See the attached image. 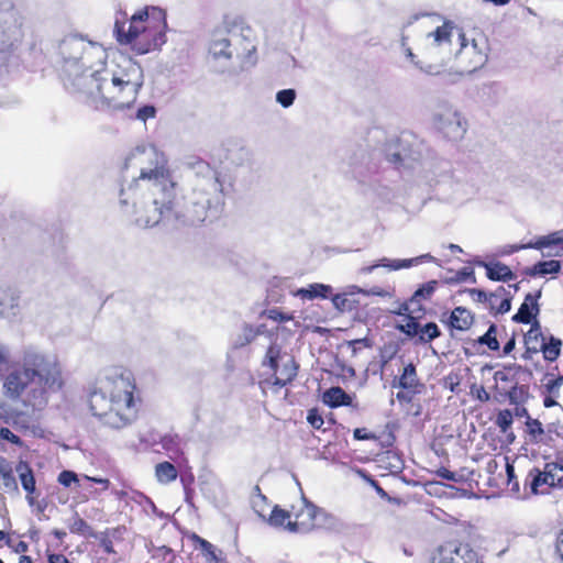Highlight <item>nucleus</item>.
<instances>
[{"label": "nucleus", "instance_id": "nucleus-1", "mask_svg": "<svg viewBox=\"0 0 563 563\" xmlns=\"http://www.w3.org/2000/svg\"><path fill=\"white\" fill-rule=\"evenodd\" d=\"M65 385L63 369L55 355L31 353L23 363L9 369L3 377L2 393L12 401H21L26 410L2 409L0 420L22 433L34 432L36 421L29 409L43 410L52 394Z\"/></svg>", "mask_w": 563, "mask_h": 563}, {"label": "nucleus", "instance_id": "nucleus-2", "mask_svg": "<svg viewBox=\"0 0 563 563\" xmlns=\"http://www.w3.org/2000/svg\"><path fill=\"white\" fill-rule=\"evenodd\" d=\"M89 409L103 426L123 429L137 420L142 398L131 374L99 380L89 394Z\"/></svg>", "mask_w": 563, "mask_h": 563}, {"label": "nucleus", "instance_id": "nucleus-3", "mask_svg": "<svg viewBox=\"0 0 563 563\" xmlns=\"http://www.w3.org/2000/svg\"><path fill=\"white\" fill-rule=\"evenodd\" d=\"M143 82L100 71L77 79L78 101L88 112L112 113L130 109L137 99Z\"/></svg>", "mask_w": 563, "mask_h": 563}, {"label": "nucleus", "instance_id": "nucleus-4", "mask_svg": "<svg viewBox=\"0 0 563 563\" xmlns=\"http://www.w3.org/2000/svg\"><path fill=\"white\" fill-rule=\"evenodd\" d=\"M165 13L152 8L134 13L130 19L125 12H119L115 18L113 33L119 44L129 45L137 54H147L161 47L166 42Z\"/></svg>", "mask_w": 563, "mask_h": 563}, {"label": "nucleus", "instance_id": "nucleus-5", "mask_svg": "<svg viewBox=\"0 0 563 563\" xmlns=\"http://www.w3.org/2000/svg\"><path fill=\"white\" fill-rule=\"evenodd\" d=\"M175 186L172 174L165 165L156 164L155 167L142 169L140 176L129 186L141 197L152 198L155 214L144 219L147 227L158 224L174 210Z\"/></svg>", "mask_w": 563, "mask_h": 563}, {"label": "nucleus", "instance_id": "nucleus-6", "mask_svg": "<svg viewBox=\"0 0 563 563\" xmlns=\"http://www.w3.org/2000/svg\"><path fill=\"white\" fill-rule=\"evenodd\" d=\"M329 515L307 498L302 497L284 509L275 505L267 522L274 528L284 529L291 533L307 534L324 528L329 522Z\"/></svg>", "mask_w": 563, "mask_h": 563}, {"label": "nucleus", "instance_id": "nucleus-7", "mask_svg": "<svg viewBox=\"0 0 563 563\" xmlns=\"http://www.w3.org/2000/svg\"><path fill=\"white\" fill-rule=\"evenodd\" d=\"M224 208V192L218 177L209 179L194 192L186 218L191 224L212 222L220 218Z\"/></svg>", "mask_w": 563, "mask_h": 563}, {"label": "nucleus", "instance_id": "nucleus-8", "mask_svg": "<svg viewBox=\"0 0 563 563\" xmlns=\"http://www.w3.org/2000/svg\"><path fill=\"white\" fill-rule=\"evenodd\" d=\"M262 365L268 366L273 372L272 377L265 379L262 384L268 386L274 393L291 385L299 371V364L296 360L292 356H282L280 346L277 344H271L267 347Z\"/></svg>", "mask_w": 563, "mask_h": 563}, {"label": "nucleus", "instance_id": "nucleus-9", "mask_svg": "<svg viewBox=\"0 0 563 563\" xmlns=\"http://www.w3.org/2000/svg\"><path fill=\"white\" fill-rule=\"evenodd\" d=\"M562 344L561 339L552 334L545 335L540 321L534 320L523 334L525 351L521 358L531 361L534 355L542 353L544 361L553 363L560 357Z\"/></svg>", "mask_w": 563, "mask_h": 563}, {"label": "nucleus", "instance_id": "nucleus-10", "mask_svg": "<svg viewBox=\"0 0 563 563\" xmlns=\"http://www.w3.org/2000/svg\"><path fill=\"white\" fill-rule=\"evenodd\" d=\"M456 30L455 24L450 21L445 20L442 25L438 26L434 31L428 33V38H432L431 43L428 44L423 52V59H417V55H415L411 51V48H407V57L420 69L426 70L427 73H439L438 70H434V64H432V60H439V65H442L444 62L443 57H439L441 48H443L446 45H450L452 34Z\"/></svg>", "mask_w": 563, "mask_h": 563}, {"label": "nucleus", "instance_id": "nucleus-11", "mask_svg": "<svg viewBox=\"0 0 563 563\" xmlns=\"http://www.w3.org/2000/svg\"><path fill=\"white\" fill-rule=\"evenodd\" d=\"M553 487H563V459L547 462L543 468L533 466L525 478V490L531 494H545Z\"/></svg>", "mask_w": 563, "mask_h": 563}, {"label": "nucleus", "instance_id": "nucleus-12", "mask_svg": "<svg viewBox=\"0 0 563 563\" xmlns=\"http://www.w3.org/2000/svg\"><path fill=\"white\" fill-rule=\"evenodd\" d=\"M430 563H484V561L470 543L448 540L433 551Z\"/></svg>", "mask_w": 563, "mask_h": 563}, {"label": "nucleus", "instance_id": "nucleus-13", "mask_svg": "<svg viewBox=\"0 0 563 563\" xmlns=\"http://www.w3.org/2000/svg\"><path fill=\"white\" fill-rule=\"evenodd\" d=\"M460 48L455 53L461 73H473L484 66L487 60L486 53L472 40L467 41L465 34L459 31Z\"/></svg>", "mask_w": 563, "mask_h": 563}, {"label": "nucleus", "instance_id": "nucleus-14", "mask_svg": "<svg viewBox=\"0 0 563 563\" xmlns=\"http://www.w3.org/2000/svg\"><path fill=\"white\" fill-rule=\"evenodd\" d=\"M394 387L400 388L396 397L399 401L411 402L412 399L424 390V384L419 379L413 363H408L397 380L393 382Z\"/></svg>", "mask_w": 563, "mask_h": 563}, {"label": "nucleus", "instance_id": "nucleus-15", "mask_svg": "<svg viewBox=\"0 0 563 563\" xmlns=\"http://www.w3.org/2000/svg\"><path fill=\"white\" fill-rule=\"evenodd\" d=\"M541 296V291L534 294L528 292L525 296L523 302L520 305L517 313H515L511 320L516 323L530 324L538 320L537 317L540 313V306L538 300Z\"/></svg>", "mask_w": 563, "mask_h": 563}, {"label": "nucleus", "instance_id": "nucleus-16", "mask_svg": "<svg viewBox=\"0 0 563 563\" xmlns=\"http://www.w3.org/2000/svg\"><path fill=\"white\" fill-rule=\"evenodd\" d=\"M563 242V239L558 236L556 233H552L549 235L539 236L533 241H529L527 243H520V244H512L508 245L504 249L503 254L504 255H510L512 253L519 252L521 250L526 249H536V250H542L552 245H558Z\"/></svg>", "mask_w": 563, "mask_h": 563}, {"label": "nucleus", "instance_id": "nucleus-17", "mask_svg": "<svg viewBox=\"0 0 563 563\" xmlns=\"http://www.w3.org/2000/svg\"><path fill=\"white\" fill-rule=\"evenodd\" d=\"M188 539L194 544L195 549H199L201 551L207 563H227L225 559L221 556L222 552L218 551L208 540L201 538L195 532L190 533Z\"/></svg>", "mask_w": 563, "mask_h": 563}, {"label": "nucleus", "instance_id": "nucleus-18", "mask_svg": "<svg viewBox=\"0 0 563 563\" xmlns=\"http://www.w3.org/2000/svg\"><path fill=\"white\" fill-rule=\"evenodd\" d=\"M354 397L345 393L342 387H330L323 393V401L331 408L356 407L353 402Z\"/></svg>", "mask_w": 563, "mask_h": 563}, {"label": "nucleus", "instance_id": "nucleus-19", "mask_svg": "<svg viewBox=\"0 0 563 563\" xmlns=\"http://www.w3.org/2000/svg\"><path fill=\"white\" fill-rule=\"evenodd\" d=\"M479 265L486 269V276L489 280L510 282L516 278V274L510 269V267L501 262H482Z\"/></svg>", "mask_w": 563, "mask_h": 563}, {"label": "nucleus", "instance_id": "nucleus-20", "mask_svg": "<svg viewBox=\"0 0 563 563\" xmlns=\"http://www.w3.org/2000/svg\"><path fill=\"white\" fill-rule=\"evenodd\" d=\"M15 472L18 473L22 488L27 494V498L33 499L32 496L36 490V482L31 465L26 461H19L15 465Z\"/></svg>", "mask_w": 563, "mask_h": 563}, {"label": "nucleus", "instance_id": "nucleus-21", "mask_svg": "<svg viewBox=\"0 0 563 563\" xmlns=\"http://www.w3.org/2000/svg\"><path fill=\"white\" fill-rule=\"evenodd\" d=\"M474 321L473 313L465 307H456L451 311L448 325L457 331H466Z\"/></svg>", "mask_w": 563, "mask_h": 563}, {"label": "nucleus", "instance_id": "nucleus-22", "mask_svg": "<svg viewBox=\"0 0 563 563\" xmlns=\"http://www.w3.org/2000/svg\"><path fill=\"white\" fill-rule=\"evenodd\" d=\"M561 271V262L558 260L541 261L527 267L523 274L529 277L556 275Z\"/></svg>", "mask_w": 563, "mask_h": 563}, {"label": "nucleus", "instance_id": "nucleus-23", "mask_svg": "<svg viewBox=\"0 0 563 563\" xmlns=\"http://www.w3.org/2000/svg\"><path fill=\"white\" fill-rule=\"evenodd\" d=\"M397 314L400 319L397 321L396 329L404 333L406 336L415 339L418 333L417 329L420 324L419 320L422 317L409 314L402 311H397Z\"/></svg>", "mask_w": 563, "mask_h": 563}, {"label": "nucleus", "instance_id": "nucleus-24", "mask_svg": "<svg viewBox=\"0 0 563 563\" xmlns=\"http://www.w3.org/2000/svg\"><path fill=\"white\" fill-rule=\"evenodd\" d=\"M332 288L323 284H310L307 288H299L292 292L295 297H299L303 300H312L316 298H328Z\"/></svg>", "mask_w": 563, "mask_h": 563}, {"label": "nucleus", "instance_id": "nucleus-25", "mask_svg": "<svg viewBox=\"0 0 563 563\" xmlns=\"http://www.w3.org/2000/svg\"><path fill=\"white\" fill-rule=\"evenodd\" d=\"M501 331L507 334L505 327H501ZM498 336H500V329L492 323L488 330L477 339V343L487 346L489 351L497 352L500 349Z\"/></svg>", "mask_w": 563, "mask_h": 563}, {"label": "nucleus", "instance_id": "nucleus-26", "mask_svg": "<svg viewBox=\"0 0 563 563\" xmlns=\"http://www.w3.org/2000/svg\"><path fill=\"white\" fill-rule=\"evenodd\" d=\"M178 476V471L174 464L164 461L155 465V477L161 484H169L174 482Z\"/></svg>", "mask_w": 563, "mask_h": 563}, {"label": "nucleus", "instance_id": "nucleus-27", "mask_svg": "<svg viewBox=\"0 0 563 563\" xmlns=\"http://www.w3.org/2000/svg\"><path fill=\"white\" fill-rule=\"evenodd\" d=\"M417 332L415 339L420 344L429 343L441 335V331L434 322H428L424 325L419 324Z\"/></svg>", "mask_w": 563, "mask_h": 563}, {"label": "nucleus", "instance_id": "nucleus-28", "mask_svg": "<svg viewBox=\"0 0 563 563\" xmlns=\"http://www.w3.org/2000/svg\"><path fill=\"white\" fill-rule=\"evenodd\" d=\"M488 308L495 314H504L511 308V295L504 287V292L500 294L495 301L488 300Z\"/></svg>", "mask_w": 563, "mask_h": 563}, {"label": "nucleus", "instance_id": "nucleus-29", "mask_svg": "<svg viewBox=\"0 0 563 563\" xmlns=\"http://www.w3.org/2000/svg\"><path fill=\"white\" fill-rule=\"evenodd\" d=\"M526 433L531 443H540L543 441L544 429L542 423L538 419L528 417L526 420Z\"/></svg>", "mask_w": 563, "mask_h": 563}, {"label": "nucleus", "instance_id": "nucleus-30", "mask_svg": "<svg viewBox=\"0 0 563 563\" xmlns=\"http://www.w3.org/2000/svg\"><path fill=\"white\" fill-rule=\"evenodd\" d=\"M422 258L431 260L432 256L429 255V254H426V255H422V256H420L418 258L404 260V261L398 262L396 264H388L387 263V258H383L380 261V263H378V264H374L372 266L362 268V272L363 273H371L374 268H376L378 266L390 267L393 269L407 268V267H410L413 263H417L419 260H422Z\"/></svg>", "mask_w": 563, "mask_h": 563}, {"label": "nucleus", "instance_id": "nucleus-31", "mask_svg": "<svg viewBox=\"0 0 563 563\" xmlns=\"http://www.w3.org/2000/svg\"><path fill=\"white\" fill-rule=\"evenodd\" d=\"M439 286L438 280H429L424 284H422L412 295V303L417 302L418 300H430L432 296L434 295L437 288Z\"/></svg>", "mask_w": 563, "mask_h": 563}, {"label": "nucleus", "instance_id": "nucleus-32", "mask_svg": "<svg viewBox=\"0 0 563 563\" xmlns=\"http://www.w3.org/2000/svg\"><path fill=\"white\" fill-rule=\"evenodd\" d=\"M69 531L74 534H79L87 538H98V534L92 530L87 521L79 516H77L69 525Z\"/></svg>", "mask_w": 563, "mask_h": 563}, {"label": "nucleus", "instance_id": "nucleus-33", "mask_svg": "<svg viewBox=\"0 0 563 563\" xmlns=\"http://www.w3.org/2000/svg\"><path fill=\"white\" fill-rule=\"evenodd\" d=\"M504 292V286L497 287V289L493 292H486L482 289L472 288L468 289V294L472 297L474 301L482 302V303H488V300L495 301L496 298Z\"/></svg>", "mask_w": 563, "mask_h": 563}, {"label": "nucleus", "instance_id": "nucleus-34", "mask_svg": "<svg viewBox=\"0 0 563 563\" xmlns=\"http://www.w3.org/2000/svg\"><path fill=\"white\" fill-rule=\"evenodd\" d=\"M454 120H448L446 122L441 123V131L448 136V137H457L461 136L464 133V128L461 125V122L457 118V115L453 114Z\"/></svg>", "mask_w": 563, "mask_h": 563}, {"label": "nucleus", "instance_id": "nucleus-35", "mask_svg": "<svg viewBox=\"0 0 563 563\" xmlns=\"http://www.w3.org/2000/svg\"><path fill=\"white\" fill-rule=\"evenodd\" d=\"M230 45L231 43L228 38L216 40L211 43L210 51L214 57L231 58L232 52L230 51Z\"/></svg>", "mask_w": 563, "mask_h": 563}, {"label": "nucleus", "instance_id": "nucleus-36", "mask_svg": "<svg viewBox=\"0 0 563 563\" xmlns=\"http://www.w3.org/2000/svg\"><path fill=\"white\" fill-rule=\"evenodd\" d=\"M514 422L512 412L509 409L499 410L495 420V424L501 432H506Z\"/></svg>", "mask_w": 563, "mask_h": 563}, {"label": "nucleus", "instance_id": "nucleus-37", "mask_svg": "<svg viewBox=\"0 0 563 563\" xmlns=\"http://www.w3.org/2000/svg\"><path fill=\"white\" fill-rule=\"evenodd\" d=\"M422 301L423 300H418L417 302H415V305H411L412 303V297H411L407 302L402 303L399 307L398 311H402V312H406L409 314H415V316L423 318L427 310H426V307H423Z\"/></svg>", "mask_w": 563, "mask_h": 563}, {"label": "nucleus", "instance_id": "nucleus-38", "mask_svg": "<svg viewBox=\"0 0 563 563\" xmlns=\"http://www.w3.org/2000/svg\"><path fill=\"white\" fill-rule=\"evenodd\" d=\"M0 482L3 488L8 492H18L19 489L11 465H9L2 473Z\"/></svg>", "mask_w": 563, "mask_h": 563}, {"label": "nucleus", "instance_id": "nucleus-39", "mask_svg": "<svg viewBox=\"0 0 563 563\" xmlns=\"http://www.w3.org/2000/svg\"><path fill=\"white\" fill-rule=\"evenodd\" d=\"M266 317L275 322H287L294 319L291 313L283 312L278 308H272L265 311Z\"/></svg>", "mask_w": 563, "mask_h": 563}, {"label": "nucleus", "instance_id": "nucleus-40", "mask_svg": "<svg viewBox=\"0 0 563 563\" xmlns=\"http://www.w3.org/2000/svg\"><path fill=\"white\" fill-rule=\"evenodd\" d=\"M296 98V91L294 89H284L277 92L276 100L284 107H290Z\"/></svg>", "mask_w": 563, "mask_h": 563}, {"label": "nucleus", "instance_id": "nucleus-41", "mask_svg": "<svg viewBox=\"0 0 563 563\" xmlns=\"http://www.w3.org/2000/svg\"><path fill=\"white\" fill-rule=\"evenodd\" d=\"M0 439L3 441H8L11 444H14L19 448L24 446V442L22 441V439L7 427L0 428Z\"/></svg>", "mask_w": 563, "mask_h": 563}, {"label": "nucleus", "instance_id": "nucleus-42", "mask_svg": "<svg viewBox=\"0 0 563 563\" xmlns=\"http://www.w3.org/2000/svg\"><path fill=\"white\" fill-rule=\"evenodd\" d=\"M307 421L316 430H321V428H322V426L324 423L323 417L320 413L318 408H311L308 411Z\"/></svg>", "mask_w": 563, "mask_h": 563}, {"label": "nucleus", "instance_id": "nucleus-43", "mask_svg": "<svg viewBox=\"0 0 563 563\" xmlns=\"http://www.w3.org/2000/svg\"><path fill=\"white\" fill-rule=\"evenodd\" d=\"M57 481L65 487H69L71 484L79 482L77 474L67 470L59 473Z\"/></svg>", "mask_w": 563, "mask_h": 563}, {"label": "nucleus", "instance_id": "nucleus-44", "mask_svg": "<svg viewBox=\"0 0 563 563\" xmlns=\"http://www.w3.org/2000/svg\"><path fill=\"white\" fill-rule=\"evenodd\" d=\"M506 473H507L508 485H511V490L515 493H519V490H520L519 482L515 474V466L509 462H507V464H506Z\"/></svg>", "mask_w": 563, "mask_h": 563}, {"label": "nucleus", "instance_id": "nucleus-45", "mask_svg": "<svg viewBox=\"0 0 563 563\" xmlns=\"http://www.w3.org/2000/svg\"><path fill=\"white\" fill-rule=\"evenodd\" d=\"M561 386L552 378L543 384V394L551 395L552 397H560Z\"/></svg>", "mask_w": 563, "mask_h": 563}, {"label": "nucleus", "instance_id": "nucleus-46", "mask_svg": "<svg viewBox=\"0 0 563 563\" xmlns=\"http://www.w3.org/2000/svg\"><path fill=\"white\" fill-rule=\"evenodd\" d=\"M7 545L13 550V552L24 555L29 551V544L25 541L13 542L11 538H7Z\"/></svg>", "mask_w": 563, "mask_h": 563}, {"label": "nucleus", "instance_id": "nucleus-47", "mask_svg": "<svg viewBox=\"0 0 563 563\" xmlns=\"http://www.w3.org/2000/svg\"><path fill=\"white\" fill-rule=\"evenodd\" d=\"M236 31H240V34L241 36L247 38L249 35H244V31H246L247 33H251V27L247 26V25H244L242 21L238 22V21H234L231 25V27L229 29V32L232 34L233 37H236L238 34H236Z\"/></svg>", "mask_w": 563, "mask_h": 563}, {"label": "nucleus", "instance_id": "nucleus-48", "mask_svg": "<svg viewBox=\"0 0 563 563\" xmlns=\"http://www.w3.org/2000/svg\"><path fill=\"white\" fill-rule=\"evenodd\" d=\"M155 114H156V110L153 106H143L142 108H140L137 110L136 117H137V119L145 121L150 118H154Z\"/></svg>", "mask_w": 563, "mask_h": 563}, {"label": "nucleus", "instance_id": "nucleus-49", "mask_svg": "<svg viewBox=\"0 0 563 563\" xmlns=\"http://www.w3.org/2000/svg\"><path fill=\"white\" fill-rule=\"evenodd\" d=\"M353 437L355 440H376L377 437L368 432L366 428H356L353 431Z\"/></svg>", "mask_w": 563, "mask_h": 563}, {"label": "nucleus", "instance_id": "nucleus-50", "mask_svg": "<svg viewBox=\"0 0 563 563\" xmlns=\"http://www.w3.org/2000/svg\"><path fill=\"white\" fill-rule=\"evenodd\" d=\"M180 482L184 486L185 492L188 493L189 490H191V486L195 483V476L191 472L187 473V474H183L180 476Z\"/></svg>", "mask_w": 563, "mask_h": 563}, {"label": "nucleus", "instance_id": "nucleus-51", "mask_svg": "<svg viewBox=\"0 0 563 563\" xmlns=\"http://www.w3.org/2000/svg\"><path fill=\"white\" fill-rule=\"evenodd\" d=\"M516 347V334L512 332L503 347V355H509Z\"/></svg>", "mask_w": 563, "mask_h": 563}, {"label": "nucleus", "instance_id": "nucleus-52", "mask_svg": "<svg viewBox=\"0 0 563 563\" xmlns=\"http://www.w3.org/2000/svg\"><path fill=\"white\" fill-rule=\"evenodd\" d=\"M162 556L164 560L169 556L170 559L174 558L173 550L168 547H159L155 550L153 558Z\"/></svg>", "mask_w": 563, "mask_h": 563}, {"label": "nucleus", "instance_id": "nucleus-53", "mask_svg": "<svg viewBox=\"0 0 563 563\" xmlns=\"http://www.w3.org/2000/svg\"><path fill=\"white\" fill-rule=\"evenodd\" d=\"M349 345L352 347L353 353H356L362 346H371L366 338L349 341Z\"/></svg>", "mask_w": 563, "mask_h": 563}, {"label": "nucleus", "instance_id": "nucleus-54", "mask_svg": "<svg viewBox=\"0 0 563 563\" xmlns=\"http://www.w3.org/2000/svg\"><path fill=\"white\" fill-rule=\"evenodd\" d=\"M437 475L443 479H448V481H456V475L455 473L451 472L450 470L445 468V467H441L437 471Z\"/></svg>", "mask_w": 563, "mask_h": 563}, {"label": "nucleus", "instance_id": "nucleus-55", "mask_svg": "<svg viewBox=\"0 0 563 563\" xmlns=\"http://www.w3.org/2000/svg\"><path fill=\"white\" fill-rule=\"evenodd\" d=\"M555 550H556L558 554L560 555L561 560L563 561V528L560 530L559 534L556 536Z\"/></svg>", "mask_w": 563, "mask_h": 563}, {"label": "nucleus", "instance_id": "nucleus-56", "mask_svg": "<svg viewBox=\"0 0 563 563\" xmlns=\"http://www.w3.org/2000/svg\"><path fill=\"white\" fill-rule=\"evenodd\" d=\"M100 545L103 548V550L107 553L113 552L112 541L110 540V538L107 534H104L100 538Z\"/></svg>", "mask_w": 563, "mask_h": 563}, {"label": "nucleus", "instance_id": "nucleus-57", "mask_svg": "<svg viewBox=\"0 0 563 563\" xmlns=\"http://www.w3.org/2000/svg\"><path fill=\"white\" fill-rule=\"evenodd\" d=\"M85 477H86V479H88L90 482L101 485L103 490H107L110 487V481L108 478H98V477H91V476H85Z\"/></svg>", "mask_w": 563, "mask_h": 563}, {"label": "nucleus", "instance_id": "nucleus-58", "mask_svg": "<svg viewBox=\"0 0 563 563\" xmlns=\"http://www.w3.org/2000/svg\"><path fill=\"white\" fill-rule=\"evenodd\" d=\"M556 397H552L551 395H548V394H543V406L545 408H551V407H554V406H558V401H556Z\"/></svg>", "mask_w": 563, "mask_h": 563}, {"label": "nucleus", "instance_id": "nucleus-59", "mask_svg": "<svg viewBox=\"0 0 563 563\" xmlns=\"http://www.w3.org/2000/svg\"><path fill=\"white\" fill-rule=\"evenodd\" d=\"M460 279H466L472 278V282H475L474 272L470 268H463L461 272H459Z\"/></svg>", "mask_w": 563, "mask_h": 563}, {"label": "nucleus", "instance_id": "nucleus-60", "mask_svg": "<svg viewBox=\"0 0 563 563\" xmlns=\"http://www.w3.org/2000/svg\"><path fill=\"white\" fill-rule=\"evenodd\" d=\"M477 398L481 400V401H488L490 396L489 394L484 389L482 388L481 390H478L477 393Z\"/></svg>", "mask_w": 563, "mask_h": 563}, {"label": "nucleus", "instance_id": "nucleus-61", "mask_svg": "<svg viewBox=\"0 0 563 563\" xmlns=\"http://www.w3.org/2000/svg\"><path fill=\"white\" fill-rule=\"evenodd\" d=\"M164 449H170V445L174 443V439L172 437H164L161 441Z\"/></svg>", "mask_w": 563, "mask_h": 563}, {"label": "nucleus", "instance_id": "nucleus-62", "mask_svg": "<svg viewBox=\"0 0 563 563\" xmlns=\"http://www.w3.org/2000/svg\"><path fill=\"white\" fill-rule=\"evenodd\" d=\"M52 534L57 538L58 540L63 541L66 537V531L64 530H60V529H54L52 531Z\"/></svg>", "mask_w": 563, "mask_h": 563}, {"label": "nucleus", "instance_id": "nucleus-63", "mask_svg": "<svg viewBox=\"0 0 563 563\" xmlns=\"http://www.w3.org/2000/svg\"><path fill=\"white\" fill-rule=\"evenodd\" d=\"M495 378H496V379H499V380H503V382L508 380V377H507V374H506V372H505V371H497V372L495 373Z\"/></svg>", "mask_w": 563, "mask_h": 563}, {"label": "nucleus", "instance_id": "nucleus-64", "mask_svg": "<svg viewBox=\"0 0 563 563\" xmlns=\"http://www.w3.org/2000/svg\"><path fill=\"white\" fill-rule=\"evenodd\" d=\"M18 563H33V560L29 555H21Z\"/></svg>", "mask_w": 563, "mask_h": 563}]
</instances>
